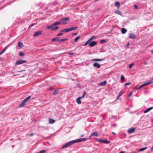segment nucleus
<instances>
[{
  "label": "nucleus",
  "instance_id": "nucleus-40",
  "mask_svg": "<svg viewBox=\"0 0 153 153\" xmlns=\"http://www.w3.org/2000/svg\"><path fill=\"white\" fill-rule=\"evenodd\" d=\"M63 34V33L62 32H60V33H59L58 34H57V36H60L62 35Z\"/></svg>",
  "mask_w": 153,
  "mask_h": 153
},
{
  "label": "nucleus",
  "instance_id": "nucleus-54",
  "mask_svg": "<svg viewBox=\"0 0 153 153\" xmlns=\"http://www.w3.org/2000/svg\"><path fill=\"white\" fill-rule=\"evenodd\" d=\"M67 39H68L67 38L64 39V41L67 40Z\"/></svg>",
  "mask_w": 153,
  "mask_h": 153
},
{
  "label": "nucleus",
  "instance_id": "nucleus-30",
  "mask_svg": "<svg viewBox=\"0 0 153 153\" xmlns=\"http://www.w3.org/2000/svg\"><path fill=\"white\" fill-rule=\"evenodd\" d=\"M124 79H125V77L123 76L122 75L121 76V79L122 82H123Z\"/></svg>",
  "mask_w": 153,
  "mask_h": 153
},
{
  "label": "nucleus",
  "instance_id": "nucleus-22",
  "mask_svg": "<svg viewBox=\"0 0 153 153\" xmlns=\"http://www.w3.org/2000/svg\"><path fill=\"white\" fill-rule=\"evenodd\" d=\"M96 38V36H92L91 38H90V39H88V40L91 42V41H92L93 39H95Z\"/></svg>",
  "mask_w": 153,
  "mask_h": 153
},
{
  "label": "nucleus",
  "instance_id": "nucleus-58",
  "mask_svg": "<svg viewBox=\"0 0 153 153\" xmlns=\"http://www.w3.org/2000/svg\"><path fill=\"white\" fill-rule=\"evenodd\" d=\"M147 64V62H145V64Z\"/></svg>",
  "mask_w": 153,
  "mask_h": 153
},
{
  "label": "nucleus",
  "instance_id": "nucleus-31",
  "mask_svg": "<svg viewBox=\"0 0 153 153\" xmlns=\"http://www.w3.org/2000/svg\"><path fill=\"white\" fill-rule=\"evenodd\" d=\"M7 49V47H5L3 49V50L2 51H1L0 52L1 53V54H2Z\"/></svg>",
  "mask_w": 153,
  "mask_h": 153
},
{
  "label": "nucleus",
  "instance_id": "nucleus-21",
  "mask_svg": "<svg viewBox=\"0 0 153 153\" xmlns=\"http://www.w3.org/2000/svg\"><path fill=\"white\" fill-rule=\"evenodd\" d=\"M124 93V92L123 91H121L120 92L118 96V97L117 98V99H118L119 98V97L121 96Z\"/></svg>",
  "mask_w": 153,
  "mask_h": 153
},
{
  "label": "nucleus",
  "instance_id": "nucleus-28",
  "mask_svg": "<svg viewBox=\"0 0 153 153\" xmlns=\"http://www.w3.org/2000/svg\"><path fill=\"white\" fill-rule=\"evenodd\" d=\"M147 147H144V148H141V149H140L138 151L139 152H141V151H142L143 150H144L146 149H147Z\"/></svg>",
  "mask_w": 153,
  "mask_h": 153
},
{
  "label": "nucleus",
  "instance_id": "nucleus-49",
  "mask_svg": "<svg viewBox=\"0 0 153 153\" xmlns=\"http://www.w3.org/2000/svg\"><path fill=\"white\" fill-rule=\"evenodd\" d=\"M34 25V24H32L29 27H31L32 26H33Z\"/></svg>",
  "mask_w": 153,
  "mask_h": 153
},
{
  "label": "nucleus",
  "instance_id": "nucleus-23",
  "mask_svg": "<svg viewBox=\"0 0 153 153\" xmlns=\"http://www.w3.org/2000/svg\"><path fill=\"white\" fill-rule=\"evenodd\" d=\"M49 122L50 123L52 124L54 123L55 122V120L52 119H49Z\"/></svg>",
  "mask_w": 153,
  "mask_h": 153
},
{
  "label": "nucleus",
  "instance_id": "nucleus-56",
  "mask_svg": "<svg viewBox=\"0 0 153 153\" xmlns=\"http://www.w3.org/2000/svg\"><path fill=\"white\" fill-rule=\"evenodd\" d=\"M112 134H115V132H112Z\"/></svg>",
  "mask_w": 153,
  "mask_h": 153
},
{
  "label": "nucleus",
  "instance_id": "nucleus-44",
  "mask_svg": "<svg viewBox=\"0 0 153 153\" xmlns=\"http://www.w3.org/2000/svg\"><path fill=\"white\" fill-rule=\"evenodd\" d=\"M33 135H34V134L33 133H30V134H29V136H33Z\"/></svg>",
  "mask_w": 153,
  "mask_h": 153
},
{
  "label": "nucleus",
  "instance_id": "nucleus-12",
  "mask_svg": "<svg viewBox=\"0 0 153 153\" xmlns=\"http://www.w3.org/2000/svg\"><path fill=\"white\" fill-rule=\"evenodd\" d=\"M107 83L106 81H104L102 82H100L99 84V85L100 86H104Z\"/></svg>",
  "mask_w": 153,
  "mask_h": 153
},
{
  "label": "nucleus",
  "instance_id": "nucleus-52",
  "mask_svg": "<svg viewBox=\"0 0 153 153\" xmlns=\"http://www.w3.org/2000/svg\"><path fill=\"white\" fill-rule=\"evenodd\" d=\"M60 32H62V33L64 32V29H63V30H61L60 31Z\"/></svg>",
  "mask_w": 153,
  "mask_h": 153
},
{
  "label": "nucleus",
  "instance_id": "nucleus-25",
  "mask_svg": "<svg viewBox=\"0 0 153 153\" xmlns=\"http://www.w3.org/2000/svg\"><path fill=\"white\" fill-rule=\"evenodd\" d=\"M69 18L68 17L63 18L61 19V20L63 21H65L67 20H69Z\"/></svg>",
  "mask_w": 153,
  "mask_h": 153
},
{
  "label": "nucleus",
  "instance_id": "nucleus-61",
  "mask_svg": "<svg viewBox=\"0 0 153 153\" xmlns=\"http://www.w3.org/2000/svg\"><path fill=\"white\" fill-rule=\"evenodd\" d=\"M152 52L153 53V51H152Z\"/></svg>",
  "mask_w": 153,
  "mask_h": 153
},
{
  "label": "nucleus",
  "instance_id": "nucleus-10",
  "mask_svg": "<svg viewBox=\"0 0 153 153\" xmlns=\"http://www.w3.org/2000/svg\"><path fill=\"white\" fill-rule=\"evenodd\" d=\"M135 128H131L128 130V132L129 133H132L135 131Z\"/></svg>",
  "mask_w": 153,
  "mask_h": 153
},
{
  "label": "nucleus",
  "instance_id": "nucleus-7",
  "mask_svg": "<svg viewBox=\"0 0 153 153\" xmlns=\"http://www.w3.org/2000/svg\"><path fill=\"white\" fill-rule=\"evenodd\" d=\"M42 33V32L41 31H37L33 35V36H34L35 37L37 36H38V35H39L41 34Z\"/></svg>",
  "mask_w": 153,
  "mask_h": 153
},
{
  "label": "nucleus",
  "instance_id": "nucleus-3",
  "mask_svg": "<svg viewBox=\"0 0 153 153\" xmlns=\"http://www.w3.org/2000/svg\"><path fill=\"white\" fill-rule=\"evenodd\" d=\"M26 62H27V61L26 60H18L16 61L15 64V65H17L25 63Z\"/></svg>",
  "mask_w": 153,
  "mask_h": 153
},
{
  "label": "nucleus",
  "instance_id": "nucleus-18",
  "mask_svg": "<svg viewBox=\"0 0 153 153\" xmlns=\"http://www.w3.org/2000/svg\"><path fill=\"white\" fill-rule=\"evenodd\" d=\"M82 98H81V97H79L76 100V102L77 103L79 104H80L81 103V101L80 100V99H82Z\"/></svg>",
  "mask_w": 153,
  "mask_h": 153
},
{
  "label": "nucleus",
  "instance_id": "nucleus-59",
  "mask_svg": "<svg viewBox=\"0 0 153 153\" xmlns=\"http://www.w3.org/2000/svg\"><path fill=\"white\" fill-rule=\"evenodd\" d=\"M1 54H2L0 52V55H1Z\"/></svg>",
  "mask_w": 153,
  "mask_h": 153
},
{
  "label": "nucleus",
  "instance_id": "nucleus-45",
  "mask_svg": "<svg viewBox=\"0 0 153 153\" xmlns=\"http://www.w3.org/2000/svg\"><path fill=\"white\" fill-rule=\"evenodd\" d=\"M134 7L137 9H138V7L137 5H134Z\"/></svg>",
  "mask_w": 153,
  "mask_h": 153
},
{
  "label": "nucleus",
  "instance_id": "nucleus-37",
  "mask_svg": "<svg viewBox=\"0 0 153 153\" xmlns=\"http://www.w3.org/2000/svg\"><path fill=\"white\" fill-rule=\"evenodd\" d=\"M58 92V91H56V90H55L54 91V92H53V94H55V95L57 94Z\"/></svg>",
  "mask_w": 153,
  "mask_h": 153
},
{
  "label": "nucleus",
  "instance_id": "nucleus-24",
  "mask_svg": "<svg viewBox=\"0 0 153 153\" xmlns=\"http://www.w3.org/2000/svg\"><path fill=\"white\" fill-rule=\"evenodd\" d=\"M115 5L117 7H119L120 6V3L118 1H117L115 2Z\"/></svg>",
  "mask_w": 153,
  "mask_h": 153
},
{
  "label": "nucleus",
  "instance_id": "nucleus-2",
  "mask_svg": "<svg viewBox=\"0 0 153 153\" xmlns=\"http://www.w3.org/2000/svg\"><path fill=\"white\" fill-rule=\"evenodd\" d=\"M31 96H29L28 97L24 99L19 105V107H22L26 104V102L31 98Z\"/></svg>",
  "mask_w": 153,
  "mask_h": 153
},
{
  "label": "nucleus",
  "instance_id": "nucleus-50",
  "mask_svg": "<svg viewBox=\"0 0 153 153\" xmlns=\"http://www.w3.org/2000/svg\"><path fill=\"white\" fill-rule=\"evenodd\" d=\"M69 54L70 55H72L74 54V53H69Z\"/></svg>",
  "mask_w": 153,
  "mask_h": 153
},
{
  "label": "nucleus",
  "instance_id": "nucleus-8",
  "mask_svg": "<svg viewBox=\"0 0 153 153\" xmlns=\"http://www.w3.org/2000/svg\"><path fill=\"white\" fill-rule=\"evenodd\" d=\"M60 39L58 37L53 38L51 40L52 42L57 41L58 42H60Z\"/></svg>",
  "mask_w": 153,
  "mask_h": 153
},
{
  "label": "nucleus",
  "instance_id": "nucleus-4",
  "mask_svg": "<svg viewBox=\"0 0 153 153\" xmlns=\"http://www.w3.org/2000/svg\"><path fill=\"white\" fill-rule=\"evenodd\" d=\"M96 140L98 142L103 143L106 144H108L110 143V142L109 141H107L104 140L100 139H97Z\"/></svg>",
  "mask_w": 153,
  "mask_h": 153
},
{
  "label": "nucleus",
  "instance_id": "nucleus-48",
  "mask_svg": "<svg viewBox=\"0 0 153 153\" xmlns=\"http://www.w3.org/2000/svg\"><path fill=\"white\" fill-rule=\"evenodd\" d=\"M129 45H130V43H129V42H128V43L127 44H126V46H127V47Z\"/></svg>",
  "mask_w": 153,
  "mask_h": 153
},
{
  "label": "nucleus",
  "instance_id": "nucleus-34",
  "mask_svg": "<svg viewBox=\"0 0 153 153\" xmlns=\"http://www.w3.org/2000/svg\"><path fill=\"white\" fill-rule=\"evenodd\" d=\"M25 53L22 52H20L19 53V56H22L25 55Z\"/></svg>",
  "mask_w": 153,
  "mask_h": 153
},
{
  "label": "nucleus",
  "instance_id": "nucleus-15",
  "mask_svg": "<svg viewBox=\"0 0 153 153\" xmlns=\"http://www.w3.org/2000/svg\"><path fill=\"white\" fill-rule=\"evenodd\" d=\"M78 27H72L70 28H68L69 31L77 29Z\"/></svg>",
  "mask_w": 153,
  "mask_h": 153
},
{
  "label": "nucleus",
  "instance_id": "nucleus-27",
  "mask_svg": "<svg viewBox=\"0 0 153 153\" xmlns=\"http://www.w3.org/2000/svg\"><path fill=\"white\" fill-rule=\"evenodd\" d=\"M81 38V37L80 36H78L76 37L74 40V42H76L79 39H80Z\"/></svg>",
  "mask_w": 153,
  "mask_h": 153
},
{
  "label": "nucleus",
  "instance_id": "nucleus-26",
  "mask_svg": "<svg viewBox=\"0 0 153 153\" xmlns=\"http://www.w3.org/2000/svg\"><path fill=\"white\" fill-rule=\"evenodd\" d=\"M132 94V92H130L129 94L128 95L127 97V99L128 100L130 97L131 96Z\"/></svg>",
  "mask_w": 153,
  "mask_h": 153
},
{
  "label": "nucleus",
  "instance_id": "nucleus-39",
  "mask_svg": "<svg viewBox=\"0 0 153 153\" xmlns=\"http://www.w3.org/2000/svg\"><path fill=\"white\" fill-rule=\"evenodd\" d=\"M85 94H86V92L85 91L84 92L82 96V97H80L81 98H82L84 97H85Z\"/></svg>",
  "mask_w": 153,
  "mask_h": 153
},
{
  "label": "nucleus",
  "instance_id": "nucleus-16",
  "mask_svg": "<svg viewBox=\"0 0 153 153\" xmlns=\"http://www.w3.org/2000/svg\"><path fill=\"white\" fill-rule=\"evenodd\" d=\"M153 108V107H150V108L147 109L145 110L144 111V113H146L148 112L150 110H152Z\"/></svg>",
  "mask_w": 153,
  "mask_h": 153
},
{
  "label": "nucleus",
  "instance_id": "nucleus-60",
  "mask_svg": "<svg viewBox=\"0 0 153 153\" xmlns=\"http://www.w3.org/2000/svg\"><path fill=\"white\" fill-rule=\"evenodd\" d=\"M83 135H82L81 136V137H83Z\"/></svg>",
  "mask_w": 153,
  "mask_h": 153
},
{
  "label": "nucleus",
  "instance_id": "nucleus-11",
  "mask_svg": "<svg viewBox=\"0 0 153 153\" xmlns=\"http://www.w3.org/2000/svg\"><path fill=\"white\" fill-rule=\"evenodd\" d=\"M129 37L130 39H134L136 38V36L134 34L131 33L129 34Z\"/></svg>",
  "mask_w": 153,
  "mask_h": 153
},
{
  "label": "nucleus",
  "instance_id": "nucleus-62",
  "mask_svg": "<svg viewBox=\"0 0 153 153\" xmlns=\"http://www.w3.org/2000/svg\"><path fill=\"white\" fill-rule=\"evenodd\" d=\"M152 121L153 122V120H152Z\"/></svg>",
  "mask_w": 153,
  "mask_h": 153
},
{
  "label": "nucleus",
  "instance_id": "nucleus-19",
  "mask_svg": "<svg viewBox=\"0 0 153 153\" xmlns=\"http://www.w3.org/2000/svg\"><path fill=\"white\" fill-rule=\"evenodd\" d=\"M127 32V30L125 28H122L121 29V32L122 34H124Z\"/></svg>",
  "mask_w": 153,
  "mask_h": 153
},
{
  "label": "nucleus",
  "instance_id": "nucleus-42",
  "mask_svg": "<svg viewBox=\"0 0 153 153\" xmlns=\"http://www.w3.org/2000/svg\"><path fill=\"white\" fill-rule=\"evenodd\" d=\"M59 28V27L58 26H56V27H54V30H57Z\"/></svg>",
  "mask_w": 153,
  "mask_h": 153
},
{
  "label": "nucleus",
  "instance_id": "nucleus-1",
  "mask_svg": "<svg viewBox=\"0 0 153 153\" xmlns=\"http://www.w3.org/2000/svg\"><path fill=\"white\" fill-rule=\"evenodd\" d=\"M87 140V139L86 138H82L78 139L76 140L71 141L67 143L65 145H64L62 147V148L63 149L65 148H67L73 143L78 142H79L83 141H86Z\"/></svg>",
  "mask_w": 153,
  "mask_h": 153
},
{
  "label": "nucleus",
  "instance_id": "nucleus-53",
  "mask_svg": "<svg viewBox=\"0 0 153 153\" xmlns=\"http://www.w3.org/2000/svg\"><path fill=\"white\" fill-rule=\"evenodd\" d=\"M119 153H125L124 151H121Z\"/></svg>",
  "mask_w": 153,
  "mask_h": 153
},
{
  "label": "nucleus",
  "instance_id": "nucleus-47",
  "mask_svg": "<svg viewBox=\"0 0 153 153\" xmlns=\"http://www.w3.org/2000/svg\"><path fill=\"white\" fill-rule=\"evenodd\" d=\"M77 34V33H74L72 34V35H76Z\"/></svg>",
  "mask_w": 153,
  "mask_h": 153
},
{
  "label": "nucleus",
  "instance_id": "nucleus-13",
  "mask_svg": "<svg viewBox=\"0 0 153 153\" xmlns=\"http://www.w3.org/2000/svg\"><path fill=\"white\" fill-rule=\"evenodd\" d=\"M98 135V133L97 131H94L90 135V137L93 136H97Z\"/></svg>",
  "mask_w": 153,
  "mask_h": 153
},
{
  "label": "nucleus",
  "instance_id": "nucleus-46",
  "mask_svg": "<svg viewBox=\"0 0 153 153\" xmlns=\"http://www.w3.org/2000/svg\"><path fill=\"white\" fill-rule=\"evenodd\" d=\"M67 23V22H62V25H64Z\"/></svg>",
  "mask_w": 153,
  "mask_h": 153
},
{
  "label": "nucleus",
  "instance_id": "nucleus-5",
  "mask_svg": "<svg viewBox=\"0 0 153 153\" xmlns=\"http://www.w3.org/2000/svg\"><path fill=\"white\" fill-rule=\"evenodd\" d=\"M97 44V42L95 41H92L91 42H89V45L91 47H93Z\"/></svg>",
  "mask_w": 153,
  "mask_h": 153
},
{
  "label": "nucleus",
  "instance_id": "nucleus-55",
  "mask_svg": "<svg viewBox=\"0 0 153 153\" xmlns=\"http://www.w3.org/2000/svg\"><path fill=\"white\" fill-rule=\"evenodd\" d=\"M25 71V70H22L21 71H19V72H22V71Z\"/></svg>",
  "mask_w": 153,
  "mask_h": 153
},
{
  "label": "nucleus",
  "instance_id": "nucleus-57",
  "mask_svg": "<svg viewBox=\"0 0 153 153\" xmlns=\"http://www.w3.org/2000/svg\"><path fill=\"white\" fill-rule=\"evenodd\" d=\"M43 19V18H41L40 19Z\"/></svg>",
  "mask_w": 153,
  "mask_h": 153
},
{
  "label": "nucleus",
  "instance_id": "nucleus-32",
  "mask_svg": "<svg viewBox=\"0 0 153 153\" xmlns=\"http://www.w3.org/2000/svg\"><path fill=\"white\" fill-rule=\"evenodd\" d=\"M90 42L88 40V39L86 42L85 43V44L83 45L84 46H85L87 45L88 44H89V42Z\"/></svg>",
  "mask_w": 153,
  "mask_h": 153
},
{
  "label": "nucleus",
  "instance_id": "nucleus-33",
  "mask_svg": "<svg viewBox=\"0 0 153 153\" xmlns=\"http://www.w3.org/2000/svg\"><path fill=\"white\" fill-rule=\"evenodd\" d=\"M61 24V23L60 22H55L54 23H53V25H54L55 26H56V25H59V24Z\"/></svg>",
  "mask_w": 153,
  "mask_h": 153
},
{
  "label": "nucleus",
  "instance_id": "nucleus-17",
  "mask_svg": "<svg viewBox=\"0 0 153 153\" xmlns=\"http://www.w3.org/2000/svg\"><path fill=\"white\" fill-rule=\"evenodd\" d=\"M93 65L94 67H97V68H99L100 67V65L96 62L94 63L93 64Z\"/></svg>",
  "mask_w": 153,
  "mask_h": 153
},
{
  "label": "nucleus",
  "instance_id": "nucleus-41",
  "mask_svg": "<svg viewBox=\"0 0 153 153\" xmlns=\"http://www.w3.org/2000/svg\"><path fill=\"white\" fill-rule=\"evenodd\" d=\"M131 83L130 82H127L124 85V86H126L127 85H130Z\"/></svg>",
  "mask_w": 153,
  "mask_h": 153
},
{
  "label": "nucleus",
  "instance_id": "nucleus-20",
  "mask_svg": "<svg viewBox=\"0 0 153 153\" xmlns=\"http://www.w3.org/2000/svg\"><path fill=\"white\" fill-rule=\"evenodd\" d=\"M18 45L19 48H22L23 46V44L22 42H19L18 43Z\"/></svg>",
  "mask_w": 153,
  "mask_h": 153
},
{
  "label": "nucleus",
  "instance_id": "nucleus-38",
  "mask_svg": "<svg viewBox=\"0 0 153 153\" xmlns=\"http://www.w3.org/2000/svg\"><path fill=\"white\" fill-rule=\"evenodd\" d=\"M134 65V63H132L129 65V68H131Z\"/></svg>",
  "mask_w": 153,
  "mask_h": 153
},
{
  "label": "nucleus",
  "instance_id": "nucleus-14",
  "mask_svg": "<svg viewBox=\"0 0 153 153\" xmlns=\"http://www.w3.org/2000/svg\"><path fill=\"white\" fill-rule=\"evenodd\" d=\"M114 13L115 14H118L120 15H121L122 14V12L119 10H116L114 11Z\"/></svg>",
  "mask_w": 153,
  "mask_h": 153
},
{
  "label": "nucleus",
  "instance_id": "nucleus-51",
  "mask_svg": "<svg viewBox=\"0 0 153 153\" xmlns=\"http://www.w3.org/2000/svg\"><path fill=\"white\" fill-rule=\"evenodd\" d=\"M151 150L152 151H153V145L152 147L151 148Z\"/></svg>",
  "mask_w": 153,
  "mask_h": 153
},
{
  "label": "nucleus",
  "instance_id": "nucleus-6",
  "mask_svg": "<svg viewBox=\"0 0 153 153\" xmlns=\"http://www.w3.org/2000/svg\"><path fill=\"white\" fill-rule=\"evenodd\" d=\"M152 82H148L146 83H144L139 88V89H141L142 87L143 86H144L148 85L149 84H150Z\"/></svg>",
  "mask_w": 153,
  "mask_h": 153
},
{
  "label": "nucleus",
  "instance_id": "nucleus-29",
  "mask_svg": "<svg viewBox=\"0 0 153 153\" xmlns=\"http://www.w3.org/2000/svg\"><path fill=\"white\" fill-rule=\"evenodd\" d=\"M92 61H99L102 60V59H93L92 60Z\"/></svg>",
  "mask_w": 153,
  "mask_h": 153
},
{
  "label": "nucleus",
  "instance_id": "nucleus-36",
  "mask_svg": "<svg viewBox=\"0 0 153 153\" xmlns=\"http://www.w3.org/2000/svg\"><path fill=\"white\" fill-rule=\"evenodd\" d=\"M64 32H65L67 33V32H69L68 28L64 29Z\"/></svg>",
  "mask_w": 153,
  "mask_h": 153
},
{
  "label": "nucleus",
  "instance_id": "nucleus-9",
  "mask_svg": "<svg viewBox=\"0 0 153 153\" xmlns=\"http://www.w3.org/2000/svg\"><path fill=\"white\" fill-rule=\"evenodd\" d=\"M54 25H53V24L51 25L50 26H48L47 27V29H51L53 30H54Z\"/></svg>",
  "mask_w": 153,
  "mask_h": 153
},
{
  "label": "nucleus",
  "instance_id": "nucleus-43",
  "mask_svg": "<svg viewBox=\"0 0 153 153\" xmlns=\"http://www.w3.org/2000/svg\"><path fill=\"white\" fill-rule=\"evenodd\" d=\"M60 42H62L64 41V39H60Z\"/></svg>",
  "mask_w": 153,
  "mask_h": 153
},
{
  "label": "nucleus",
  "instance_id": "nucleus-35",
  "mask_svg": "<svg viewBox=\"0 0 153 153\" xmlns=\"http://www.w3.org/2000/svg\"><path fill=\"white\" fill-rule=\"evenodd\" d=\"M104 42H106V41L105 40V39H102V40H101L100 41V42L101 43H103Z\"/></svg>",
  "mask_w": 153,
  "mask_h": 153
}]
</instances>
